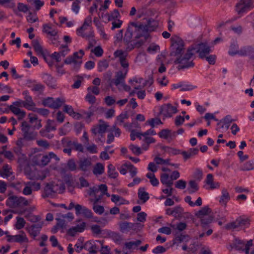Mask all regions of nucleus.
Segmentation results:
<instances>
[{
  "label": "nucleus",
  "mask_w": 254,
  "mask_h": 254,
  "mask_svg": "<svg viewBox=\"0 0 254 254\" xmlns=\"http://www.w3.org/2000/svg\"><path fill=\"white\" fill-rule=\"evenodd\" d=\"M12 192L8 194V198L6 201V205L10 208L15 209L13 213L22 214L23 207L28 206L32 202V199H27L23 196H17L11 195Z\"/></svg>",
  "instance_id": "nucleus-1"
},
{
  "label": "nucleus",
  "mask_w": 254,
  "mask_h": 254,
  "mask_svg": "<svg viewBox=\"0 0 254 254\" xmlns=\"http://www.w3.org/2000/svg\"><path fill=\"white\" fill-rule=\"evenodd\" d=\"M194 53L193 49L189 47L185 54H181L177 56L175 61L176 64H178L179 70L193 67L194 66L193 61Z\"/></svg>",
  "instance_id": "nucleus-2"
},
{
  "label": "nucleus",
  "mask_w": 254,
  "mask_h": 254,
  "mask_svg": "<svg viewBox=\"0 0 254 254\" xmlns=\"http://www.w3.org/2000/svg\"><path fill=\"white\" fill-rule=\"evenodd\" d=\"M64 189V186L62 182L60 184H56L55 182L47 183L42 196L44 198L53 197L56 193L63 192Z\"/></svg>",
  "instance_id": "nucleus-3"
},
{
  "label": "nucleus",
  "mask_w": 254,
  "mask_h": 254,
  "mask_svg": "<svg viewBox=\"0 0 254 254\" xmlns=\"http://www.w3.org/2000/svg\"><path fill=\"white\" fill-rule=\"evenodd\" d=\"M251 220L248 218L240 216L235 221L227 224L225 228L227 230H236L237 231H245L250 227Z\"/></svg>",
  "instance_id": "nucleus-4"
},
{
  "label": "nucleus",
  "mask_w": 254,
  "mask_h": 254,
  "mask_svg": "<svg viewBox=\"0 0 254 254\" xmlns=\"http://www.w3.org/2000/svg\"><path fill=\"white\" fill-rule=\"evenodd\" d=\"M171 56L177 57L182 54L185 50V43L183 39L177 35H173L170 39Z\"/></svg>",
  "instance_id": "nucleus-5"
},
{
  "label": "nucleus",
  "mask_w": 254,
  "mask_h": 254,
  "mask_svg": "<svg viewBox=\"0 0 254 254\" xmlns=\"http://www.w3.org/2000/svg\"><path fill=\"white\" fill-rule=\"evenodd\" d=\"M84 55L83 50H80L78 52H74L72 56L67 57L64 61V63L66 64H72V69L78 71L82 64L81 60Z\"/></svg>",
  "instance_id": "nucleus-6"
},
{
  "label": "nucleus",
  "mask_w": 254,
  "mask_h": 254,
  "mask_svg": "<svg viewBox=\"0 0 254 254\" xmlns=\"http://www.w3.org/2000/svg\"><path fill=\"white\" fill-rule=\"evenodd\" d=\"M129 23L133 30L135 39H139L142 37L145 40H147L149 38L150 34L144 26L143 23L140 22H131Z\"/></svg>",
  "instance_id": "nucleus-7"
},
{
  "label": "nucleus",
  "mask_w": 254,
  "mask_h": 254,
  "mask_svg": "<svg viewBox=\"0 0 254 254\" xmlns=\"http://www.w3.org/2000/svg\"><path fill=\"white\" fill-rule=\"evenodd\" d=\"M52 158L55 159L57 161L60 160L56 154L50 152L46 155L36 154L33 156L32 160L35 164L44 166L47 165Z\"/></svg>",
  "instance_id": "nucleus-8"
},
{
  "label": "nucleus",
  "mask_w": 254,
  "mask_h": 254,
  "mask_svg": "<svg viewBox=\"0 0 254 254\" xmlns=\"http://www.w3.org/2000/svg\"><path fill=\"white\" fill-rule=\"evenodd\" d=\"M198 54L199 58L204 59L206 55L212 52L211 47L206 43H200L190 47Z\"/></svg>",
  "instance_id": "nucleus-9"
},
{
  "label": "nucleus",
  "mask_w": 254,
  "mask_h": 254,
  "mask_svg": "<svg viewBox=\"0 0 254 254\" xmlns=\"http://www.w3.org/2000/svg\"><path fill=\"white\" fill-rule=\"evenodd\" d=\"M21 130L24 139L27 141H31L36 138L37 132L33 130L27 122L24 121L22 122Z\"/></svg>",
  "instance_id": "nucleus-10"
},
{
  "label": "nucleus",
  "mask_w": 254,
  "mask_h": 254,
  "mask_svg": "<svg viewBox=\"0 0 254 254\" xmlns=\"http://www.w3.org/2000/svg\"><path fill=\"white\" fill-rule=\"evenodd\" d=\"M254 7V0H240L236 5V11L241 14Z\"/></svg>",
  "instance_id": "nucleus-11"
},
{
  "label": "nucleus",
  "mask_w": 254,
  "mask_h": 254,
  "mask_svg": "<svg viewBox=\"0 0 254 254\" xmlns=\"http://www.w3.org/2000/svg\"><path fill=\"white\" fill-rule=\"evenodd\" d=\"M24 188L21 192L24 195H32L33 191H38L41 189V184L35 182H23Z\"/></svg>",
  "instance_id": "nucleus-12"
},
{
  "label": "nucleus",
  "mask_w": 254,
  "mask_h": 254,
  "mask_svg": "<svg viewBox=\"0 0 254 254\" xmlns=\"http://www.w3.org/2000/svg\"><path fill=\"white\" fill-rule=\"evenodd\" d=\"M103 245V241L89 240L84 244V249L89 252L90 254H96L100 250Z\"/></svg>",
  "instance_id": "nucleus-13"
},
{
  "label": "nucleus",
  "mask_w": 254,
  "mask_h": 254,
  "mask_svg": "<svg viewBox=\"0 0 254 254\" xmlns=\"http://www.w3.org/2000/svg\"><path fill=\"white\" fill-rule=\"evenodd\" d=\"M234 47L236 48V49H238V46L236 44L233 43L231 45L230 50L228 52L229 54L232 56L237 54L241 56H246L247 55L250 56L251 52L253 50V49L250 47H246L241 48L240 50H236L233 51L232 50V48H234Z\"/></svg>",
  "instance_id": "nucleus-14"
},
{
  "label": "nucleus",
  "mask_w": 254,
  "mask_h": 254,
  "mask_svg": "<svg viewBox=\"0 0 254 254\" xmlns=\"http://www.w3.org/2000/svg\"><path fill=\"white\" fill-rule=\"evenodd\" d=\"M127 70H119L115 73V78L111 82V84L113 83L118 89L120 90L119 86L125 82V79L127 75Z\"/></svg>",
  "instance_id": "nucleus-15"
},
{
  "label": "nucleus",
  "mask_w": 254,
  "mask_h": 254,
  "mask_svg": "<svg viewBox=\"0 0 254 254\" xmlns=\"http://www.w3.org/2000/svg\"><path fill=\"white\" fill-rule=\"evenodd\" d=\"M127 55V53L122 50H117L114 53L115 57L119 59L120 64L124 68V70H127L128 72L129 64L126 59Z\"/></svg>",
  "instance_id": "nucleus-16"
},
{
  "label": "nucleus",
  "mask_w": 254,
  "mask_h": 254,
  "mask_svg": "<svg viewBox=\"0 0 254 254\" xmlns=\"http://www.w3.org/2000/svg\"><path fill=\"white\" fill-rule=\"evenodd\" d=\"M177 112V108L171 104L162 105L160 108V113L165 117H171L172 115Z\"/></svg>",
  "instance_id": "nucleus-17"
},
{
  "label": "nucleus",
  "mask_w": 254,
  "mask_h": 254,
  "mask_svg": "<svg viewBox=\"0 0 254 254\" xmlns=\"http://www.w3.org/2000/svg\"><path fill=\"white\" fill-rule=\"evenodd\" d=\"M43 225V222H39L26 228V230L29 235L35 238L40 233Z\"/></svg>",
  "instance_id": "nucleus-18"
},
{
  "label": "nucleus",
  "mask_w": 254,
  "mask_h": 254,
  "mask_svg": "<svg viewBox=\"0 0 254 254\" xmlns=\"http://www.w3.org/2000/svg\"><path fill=\"white\" fill-rule=\"evenodd\" d=\"M78 164L79 170L86 172L89 171L91 167V159L90 158H82L79 160Z\"/></svg>",
  "instance_id": "nucleus-19"
},
{
  "label": "nucleus",
  "mask_w": 254,
  "mask_h": 254,
  "mask_svg": "<svg viewBox=\"0 0 254 254\" xmlns=\"http://www.w3.org/2000/svg\"><path fill=\"white\" fill-rule=\"evenodd\" d=\"M86 223L81 222L74 227L70 228L68 231V234L71 236H74L77 233L82 232L85 228Z\"/></svg>",
  "instance_id": "nucleus-20"
},
{
  "label": "nucleus",
  "mask_w": 254,
  "mask_h": 254,
  "mask_svg": "<svg viewBox=\"0 0 254 254\" xmlns=\"http://www.w3.org/2000/svg\"><path fill=\"white\" fill-rule=\"evenodd\" d=\"M22 95L24 96L23 100L24 104L26 105V108L30 110L32 108L35 106V103L33 102L32 98L30 96L27 90H25L22 92Z\"/></svg>",
  "instance_id": "nucleus-21"
},
{
  "label": "nucleus",
  "mask_w": 254,
  "mask_h": 254,
  "mask_svg": "<svg viewBox=\"0 0 254 254\" xmlns=\"http://www.w3.org/2000/svg\"><path fill=\"white\" fill-rule=\"evenodd\" d=\"M9 109L15 115L17 116L18 120L23 119L26 115L24 111L21 110L19 107L14 106V105H10Z\"/></svg>",
  "instance_id": "nucleus-22"
},
{
  "label": "nucleus",
  "mask_w": 254,
  "mask_h": 254,
  "mask_svg": "<svg viewBox=\"0 0 254 254\" xmlns=\"http://www.w3.org/2000/svg\"><path fill=\"white\" fill-rule=\"evenodd\" d=\"M108 127V125L106 124L94 126L91 129V132L95 135L97 134H102L106 132Z\"/></svg>",
  "instance_id": "nucleus-23"
},
{
  "label": "nucleus",
  "mask_w": 254,
  "mask_h": 254,
  "mask_svg": "<svg viewBox=\"0 0 254 254\" xmlns=\"http://www.w3.org/2000/svg\"><path fill=\"white\" fill-rule=\"evenodd\" d=\"M42 78L44 82L49 86L54 88L56 86V80L50 74L46 73L42 74Z\"/></svg>",
  "instance_id": "nucleus-24"
},
{
  "label": "nucleus",
  "mask_w": 254,
  "mask_h": 254,
  "mask_svg": "<svg viewBox=\"0 0 254 254\" xmlns=\"http://www.w3.org/2000/svg\"><path fill=\"white\" fill-rule=\"evenodd\" d=\"M64 111L73 118L79 120L81 118V115L79 113L75 112L72 106L65 105L64 107Z\"/></svg>",
  "instance_id": "nucleus-25"
},
{
  "label": "nucleus",
  "mask_w": 254,
  "mask_h": 254,
  "mask_svg": "<svg viewBox=\"0 0 254 254\" xmlns=\"http://www.w3.org/2000/svg\"><path fill=\"white\" fill-rule=\"evenodd\" d=\"M199 150L197 148H192L189 149L188 151L182 152V155H183L185 160H187L190 158L193 157L195 155L197 154Z\"/></svg>",
  "instance_id": "nucleus-26"
},
{
  "label": "nucleus",
  "mask_w": 254,
  "mask_h": 254,
  "mask_svg": "<svg viewBox=\"0 0 254 254\" xmlns=\"http://www.w3.org/2000/svg\"><path fill=\"white\" fill-rule=\"evenodd\" d=\"M143 25L149 34L151 32L154 31L157 27L156 22L151 18L147 19L146 22L143 23Z\"/></svg>",
  "instance_id": "nucleus-27"
},
{
  "label": "nucleus",
  "mask_w": 254,
  "mask_h": 254,
  "mask_svg": "<svg viewBox=\"0 0 254 254\" xmlns=\"http://www.w3.org/2000/svg\"><path fill=\"white\" fill-rule=\"evenodd\" d=\"M213 176L212 174H208L207 175L205 182L206 184L210 186L211 189H217L220 187V183L213 182Z\"/></svg>",
  "instance_id": "nucleus-28"
},
{
  "label": "nucleus",
  "mask_w": 254,
  "mask_h": 254,
  "mask_svg": "<svg viewBox=\"0 0 254 254\" xmlns=\"http://www.w3.org/2000/svg\"><path fill=\"white\" fill-rule=\"evenodd\" d=\"M42 31L50 35L51 37H56L58 34V31L54 29L50 24H45L43 25Z\"/></svg>",
  "instance_id": "nucleus-29"
},
{
  "label": "nucleus",
  "mask_w": 254,
  "mask_h": 254,
  "mask_svg": "<svg viewBox=\"0 0 254 254\" xmlns=\"http://www.w3.org/2000/svg\"><path fill=\"white\" fill-rule=\"evenodd\" d=\"M160 181L163 185H165L167 187H171L173 184L170 176L166 173H162L160 175Z\"/></svg>",
  "instance_id": "nucleus-30"
},
{
  "label": "nucleus",
  "mask_w": 254,
  "mask_h": 254,
  "mask_svg": "<svg viewBox=\"0 0 254 254\" xmlns=\"http://www.w3.org/2000/svg\"><path fill=\"white\" fill-rule=\"evenodd\" d=\"M137 195L142 203L146 202L149 198V194L145 191L144 188H140L138 189Z\"/></svg>",
  "instance_id": "nucleus-31"
},
{
  "label": "nucleus",
  "mask_w": 254,
  "mask_h": 254,
  "mask_svg": "<svg viewBox=\"0 0 254 254\" xmlns=\"http://www.w3.org/2000/svg\"><path fill=\"white\" fill-rule=\"evenodd\" d=\"M133 35V30L131 28L130 23H129L127 31L125 33V36L123 38L124 42H132L131 39Z\"/></svg>",
  "instance_id": "nucleus-32"
},
{
  "label": "nucleus",
  "mask_w": 254,
  "mask_h": 254,
  "mask_svg": "<svg viewBox=\"0 0 254 254\" xmlns=\"http://www.w3.org/2000/svg\"><path fill=\"white\" fill-rule=\"evenodd\" d=\"M28 239L23 231H20L18 235H14V242L22 243L23 242H28Z\"/></svg>",
  "instance_id": "nucleus-33"
},
{
  "label": "nucleus",
  "mask_w": 254,
  "mask_h": 254,
  "mask_svg": "<svg viewBox=\"0 0 254 254\" xmlns=\"http://www.w3.org/2000/svg\"><path fill=\"white\" fill-rule=\"evenodd\" d=\"M25 173L27 178L31 180H43L46 178L45 175L36 176L32 172H28L27 169H25Z\"/></svg>",
  "instance_id": "nucleus-34"
},
{
  "label": "nucleus",
  "mask_w": 254,
  "mask_h": 254,
  "mask_svg": "<svg viewBox=\"0 0 254 254\" xmlns=\"http://www.w3.org/2000/svg\"><path fill=\"white\" fill-rule=\"evenodd\" d=\"M32 46L35 51L37 53L38 55H43L44 52L43 48L40 44L38 39H34L32 41Z\"/></svg>",
  "instance_id": "nucleus-35"
},
{
  "label": "nucleus",
  "mask_w": 254,
  "mask_h": 254,
  "mask_svg": "<svg viewBox=\"0 0 254 254\" xmlns=\"http://www.w3.org/2000/svg\"><path fill=\"white\" fill-rule=\"evenodd\" d=\"M42 130L48 131V132H51L52 131L56 130V124L55 122L53 120H48L47 121V123L45 127V128L42 129Z\"/></svg>",
  "instance_id": "nucleus-36"
},
{
  "label": "nucleus",
  "mask_w": 254,
  "mask_h": 254,
  "mask_svg": "<svg viewBox=\"0 0 254 254\" xmlns=\"http://www.w3.org/2000/svg\"><path fill=\"white\" fill-rule=\"evenodd\" d=\"M230 199V197L229 192L226 189H223L222 190V195L219 200V202L222 204H226Z\"/></svg>",
  "instance_id": "nucleus-37"
},
{
  "label": "nucleus",
  "mask_w": 254,
  "mask_h": 254,
  "mask_svg": "<svg viewBox=\"0 0 254 254\" xmlns=\"http://www.w3.org/2000/svg\"><path fill=\"white\" fill-rule=\"evenodd\" d=\"M84 240L83 237L78 238L74 246L75 251L80 253L83 249H84Z\"/></svg>",
  "instance_id": "nucleus-38"
},
{
  "label": "nucleus",
  "mask_w": 254,
  "mask_h": 254,
  "mask_svg": "<svg viewBox=\"0 0 254 254\" xmlns=\"http://www.w3.org/2000/svg\"><path fill=\"white\" fill-rule=\"evenodd\" d=\"M128 118V115L127 112L121 113L119 116H117L115 124L121 126L124 123L125 120Z\"/></svg>",
  "instance_id": "nucleus-39"
},
{
  "label": "nucleus",
  "mask_w": 254,
  "mask_h": 254,
  "mask_svg": "<svg viewBox=\"0 0 254 254\" xmlns=\"http://www.w3.org/2000/svg\"><path fill=\"white\" fill-rule=\"evenodd\" d=\"M104 172V166L100 163H98L94 166L93 173L95 175H100L102 174Z\"/></svg>",
  "instance_id": "nucleus-40"
},
{
  "label": "nucleus",
  "mask_w": 254,
  "mask_h": 254,
  "mask_svg": "<svg viewBox=\"0 0 254 254\" xmlns=\"http://www.w3.org/2000/svg\"><path fill=\"white\" fill-rule=\"evenodd\" d=\"M108 174L110 178L116 179L118 176V173L116 171L115 167L111 164L108 166Z\"/></svg>",
  "instance_id": "nucleus-41"
},
{
  "label": "nucleus",
  "mask_w": 254,
  "mask_h": 254,
  "mask_svg": "<svg viewBox=\"0 0 254 254\" xmlns=\"http://www.w3.org/2000/svg\"><path fill=\"white\" fill-rule=\"evenodd\" d=\"M141 243V241L139 240L134 242H126L125 244V248L128 250L134 249L137 247Z\"/></svg>",
  "instance_id": "nucleus-42"
},
{
  "label": "nucleus",
  "mask_w": 254,
  "mask_h": 254,
  "mask_svg": "<svg viewBox=\"0 0 254 254\" xmlns=\"http://www.w3.org/2000/svg\"><path fill=\"white\" fill-rule=\"evenodd\" d=\"M211 212V209L208 206H204L196 213V216L198 218H200L202 216L209 214Z\"/></svg>",
  "instance_id": "nucleus-43"
},
{
  "label": "nucleus",
  "mask_w": 254,
  "mask_h": 254,
  "mask_svg": "<svg viewBox=\"0 0 254 254\" xmlns=\"http://www.w3.org/2000/svg\"><path fill=\"white\" fill-rule=\"evenodd\" d=\"M16 219V221L14 224V227L16 230H20L25 225L26 221L22 217L18 216Z\"/></svg>",
  "instance_id": "nucleus-44"
},
{
  "label": "nucleus",
  "mask_w": 254,
  "mask_h": 254,
  "mask_svg": "<svg viewBox=\"0 0 254 254\" xmlns=\"http://www.w3.org/2000/svg\"><path fill=\"white\" fill-rule=\"evenodd\" d=\"M189 188L188 189L189 193L195 192L198 190V184L194 180H191L189 183Z\"/></svg>",
  "instance_id": "nucleus-45"
},
{
  "label": "nucleus",
  "mask_w": 254,
  "mask_h": 254,
  "mask_svg": "<svg viewBox=\"0 0 254 254\" xmlns=\"http://www.w3.org/2000/svg\"><path fill=\"white\" fill-rule=\"evenodd\" d=\"M124 166H126L127 169L128 170L131 177H134L137 172V168L130 163L128 164H125Z\"/></svg>",
  "instance_id": "nucleus-46"
},
{
  "label": "nucleus",
  "mask_w": 254,
  "mask_h": 254,
  "mask_svg": "<svg viewBox=\"0 0 254 254\" xmlns=\"http://www.w3.org/2000/svg\"><path fill=\"white\" fill-rule=\"evenodd\" d=\"M74 141H71L68 137H64L61 140V143L64 147L72 148L73 146Z\"/></svg>",
  "instance_id": "nucleus-47"
},
{
  "label": "nucleus",
  "mask_w": 254,
  "mask_h": 254,
  "mask_svg": "<svg viewBox=\"0 0 254 254\" xmlns=\"http://www.w3.org/2000/svg\"><path fill=\"white\" fill-rule=\"evenodd\" d=\"M146 177L150 180V182L153 186L156 187L158 185L159 181L155 177L154 173H148L146 175Z\"/></svg>",
  "instance_id": "nucleus-48"
},
{
  "label": "nucleus",
  "mask_w": 254,
  "mask_h": 254,
  "mask_svg": "<svg viewBox=\"0 0 254 254\" xmlns=\"http://www.w3.org/2000/svg\"><path fill=\"white\" fill-rule=\"evenodd\" d=\"M222 121L226 130L229 128L230 124L234 121L230 115H227L224 118L222 119Z\"/></svg>",
  "instance_id": "nucleus-49"
},
{
  "label": "nucleus",
  "mask_w": 254,
  "mask_h": 254,
  "mask_svg": "<svg viewBox=\"0 0 254 254\" xmlns=\"http://www.w3.org/2000/svg\"><path fill=\"white\" fill-rule=\"evenodd\" d=\"M65 102L64 98H54V103H53V109H58L61 107Z\"/></svg>",
  "instance_id": "nucleus-50"
},
{
  "label": "nucleus",
  "mask_w": 254,
  "mask_h": 254,
  "mask_svg": "<svg viewBox=\"0 0 254 254\" xmlns=\"http://www.w3.org/2000/svg\"><path fill=\"white\" fill-rule=\"evenodd\" d=\"M12 174V173L10 171V169L8 168L7 165H5L3 167L2 170L0 173V176L3 178H7L10 177Z\"/></svg>",
  "instance_id": "nucleus-51"
},
{
  "label": "nucleus",
  "mask_w": 254,
  "mask_h": 254,
  "mask_svg": "<svg viewBox=\"0 0 254 254\" xmlns=\"http://www.w3.org/2000/svg\"><path fill=\"white\" fill-rule=\"evenodd\" d=\"M173 212L175 217H179L182 215L184 209L180 206H177L173 208Z\"/></svg>",
  "instance_id": "nucleus-52"
},
{
  "label": "nucleus",
  "mask_w": 254,
  "mask_h": 254,
  "mask_svg": "<svg viewBox=\"0 0 254 254\" xmlns=\"http://www.w3.org/2000/svg\"><path fill=\"white\" fill-rule=\"evenodd\" d=\"M133 224L131 223L124 222L120 224V230L124 232L126 231L129 230L132 226Z\"/></svg>",
  "instance_id": "nucleus-53"
},
{
  "label": "nucleus",
  "mask_w": 254,
  "mask_h": 254,
  "mask_svg": "<svg viewBox=\"0 0 254 254\" xmlns=\"http://www.w3.org/2000/svg\"><path fill=\"white\" fill-rule=\"evenodd\" d=\"M13 151L19 159H24L26 157L25 155L22 152L21 147L14 146Z\"/></svg>",
  "instance_id": "nucleus-54"
},
{
  "label": "nucleus",
  "mask_w": 254,
  "mask_h": 254,
  "mask_svg": "<svg viewBox=\"0 0 254 254\" xmlns=\"http://www.w3.org/2000/svg\"><path fill=\"white\" fill-rule=\"evenodd\" d=\"M98 66L99 71H102L109 66L108 62L106 60L100 61L98 64Z\"/></svg>",
  "instance_id": "nucleus-55"
},
{
  "label": "nucleus",
  "mask_w": 254,
  "mask_h": 254,
  "mask_svg": "<svg viewBox=\"0 0 254 254\" xmlns=\"http://www.w3.org/2000/svg\"><path fill=\"white\" fill-rule=\"evenodd\" d=\"M87 28V26H85L83 27V29H81V27L77 29V33L79 35L81 36L83 38H87V37H93V32H90V33L89 35H87L86 34L84 33V32L85 30H86Z\"/></svg>",
  "instance_id": "nucleus-56"
},
{
  "label": "nucleus",
  "mask_w": 254,
  "mask_h": 254,
  "mask_svg": "<svg viewBox=\"0 0 254 254\" xmlns=\"http://www.w3.org/2000/svg\"><path fill=\"white\" fill-rule=\"evenodd\" d=\"M70 50L67 45H62L60 48L59 52L62 57H65L69 53Z\"/></svg>",
  "instance_id": "nucleus-57"
},
{
  "label": "nucleus",
  "mask_w": 254,
  "mask_h": 254,
  "mask_svg": "<svg viewBox=\"0 0 254 254\" xmlns=\"http://www.w3.org/2000/svg\"><path fill=\"white\" fill-rule=\"evenodd\" d=\"M128 148L132 151V152L136 155H139L142 153L140 148L138 146L131 144L129 146Z\"/></svg>",
  "instance_id": "nucleus-58"
},
{
  "label": "nucleus",
  "mask_w": 254,
  "mask_h": 254,
  "mask_svg": "<svg viewBox=\"0 0 254 254\" xmlns=\"http://www.w3.org/2000/svg\"><path fill=\"white\" fill-rule=\"evenodd\" d=\"M13 210H4L2 211V214L4 215H6L4 218V222L5 224H6L7 222L12 217Z\"/></svg>",
  "instance_id": "nucleus-59"
},
{
  "label": "nucleus",
  "mask_w": 254,
  "mask_h": 254,
  "mask_svg": "<svg viewBox=\"0 0 254 254\" xmlns=\"http://www.w3.org/2000/svg\"><path fill=\"white\" fill-rule=\"evenodd\" d=\"M171 227L174 229L178 230L179 231L181 232L186 229L187 224L184 222H180L177 224L176 226L175 225H171Z\"/></svg>",
  "instance_id": "nucleus-60"
},
{
  "label": "nucleus",
  "mask_w": 254,
  "mask_h": 254,
  "mask_svg": "<svg viewBox=\"0 0 254 254\" xmlns=\"http://www.w3.org/2000/svg\"><path fill=\"white\" fill-rule=\"evenodd\" d=\"M170 130L168 129H164L161 130L158 133L160 137L167 139L169 141L170 135Z\"/></svg>",
  "instance_id": "nucleus-61"
},
{
  "label": "nucleus",
  "mask_w": 254,
  "mask_h": 254,
  "mask_svg": "<svg viewBox=\"0 0 254 254\" xmlns=\"http://www.w3.org/2000/svg\"><path fill=\"white\" fill-rule=\"evenodd\" d=\"M76 77L77 79L75 80L74 83L71 85L72 88L74 89L79 88L81 86V82L83 80V78L79 75H77Z\"/></svg>",
  "instance_id": "nucleus-62"
},
{
  "label": "nucleus",
  "mask_w": 254,
  "mask_h": 254,
  "mask_svg": "<svg viewBox=\"0 0 254 254\" xmlns=\"http://www.w3.org/2000/svg\"><path fill=\"white\" fill-rule=\"evenodd\" d=\"M54 103V98L52 97H48L44 99L42 101V104L44 106L48 107L53 108V103Z\"/></svg>",
  "instance_id": "nucleus-63"
},
{
  "label": "nucleus",
  "mask_w": 254,
  "mask_h": 254,
  "mask_svg": "<svg viewBox=\"0 0 254 254\" xmlns=\"http://www.w3.org/2000/svg\"><path fill=\"white\" fill-rule=\"evenodd\" d=\"M254 169V162L253 160L246 162L243 165V170L249 171Z\"/></svg>",
  "instance_id": "nucleus-64"
}]
</instances>
